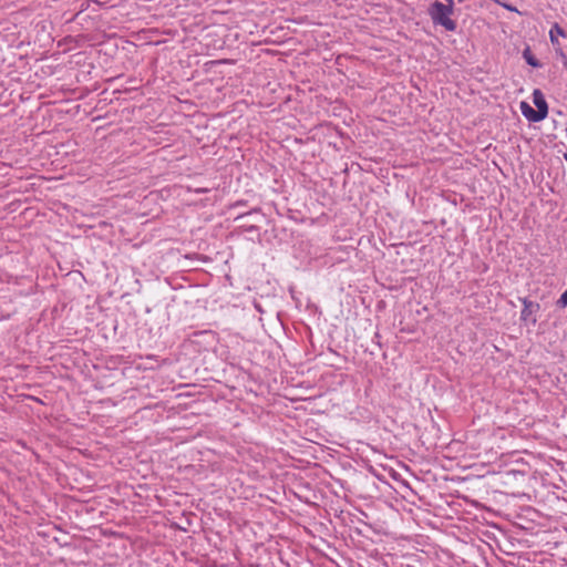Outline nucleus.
Masks as SVG:
<instances>
[{
  "mask_svg": "<svg viewBox=\"0 0 567 567\" xmlns=\"http://www.w3.org/2000/svg\"><path fill=\"white\" fill-rule=\"evenodd\" d=\"M449 4H444L440 1H435L429 8V14L435 24L444 27L449 31L456 29V23L450 16L453 12V0H447Z\"/></svg>",
  "mask_w": 567,
  "mask_h": 567,
  "instance_id": "obj_1",
  "label": "nucleus"
},
{
  "mask_svg": "<svg viewBox=\"0 0 567 567\" xmlns=\"http://www.w3.org/2000/svg\"><path fill=\"white\" fill-rule=\"evenodd\" d=\"M520 111L522 114L530 122H539L547 116L542 110H534L527 102H520Z\"/></svg>",
  "mask_w": 567,
  "mask_h": 567,
  "instance_id": "obj_2",
  "label": "nucleus"
},
{
  "mask_svg": "<svg viewBox=\"0 0 567 567\" xmlns=\"http://www.w3.org/2000/svg\"><path fill=\"white\" fill-rule=\"evenodd\" d=\"M524 309L522 310V320H528L533 312L539 309V305L527 299H523Z\"/></svg>",
  "mask_w": 567,
  "mask_h": 567,
  "instance_id": "obj_3",
  "label": "nucleus"
},
{
  "mask_svg": "<svg viewBox=\"0 0 567 567\" xmlns=\"http://www.w3.org/2000/svg\"><path fill=\"white\" fill-rule=\"evenodd\" d=\"M533 101L538 111L542 110L544 114H548V106L540 90L533 92Z\"/></svg>",
  "mask_w": 567,
  "mask_h": 567,
  "instance_id": "obj_4",
  "label": "nucleus"
},
{
  "mask_svg": "<svg viewBox=\"0 0 567 567\" xmlns=\"http://www.w3.org/2000/svg\"><path fill=\"white\" fill-rule=\"evenodd\" d=\"M558 35L566 37V33L557 23H555L549 31V38L553 45L558 44Z\"/></svg>",
  "mask_w": 567,
  "mask_h": 567,
  "instance_id": "obj_5",
  "label": "nucleus"
},
{
  "mask_svg": "<svg viewBox=\"0 0 567 567\" xmlns=\"http://www.w3.org/2000/svg\"><path fill=\"white\" fill-rule=\"evenodd\" d=\"M523 56H524L525 61L527 62V64H529L530 66H533V68L540 66L539 61L533 55L529 48H526L523 51Z\"/></svg>",
  "mask_w": 567,
  "mask_h": 567,
  "instance_id": "obj_6",
  "label": "nucleus"
},
{
  "mask_svg": "<svg viewBox=\"0 0 567 567\" xmlns=\"http://www.w3.org/2000/svg\"><path fill=\"white\" fill-rule=\"evenodd\" d=\"M557 307H559V308L567 307V289L561 293V296L557 300Z\"/></svg>",
  "mask_w": 567,
  "mask_h": 567,
  "instance_id": "obj_7",
  "label": "nucleus"
}]
</instances>
